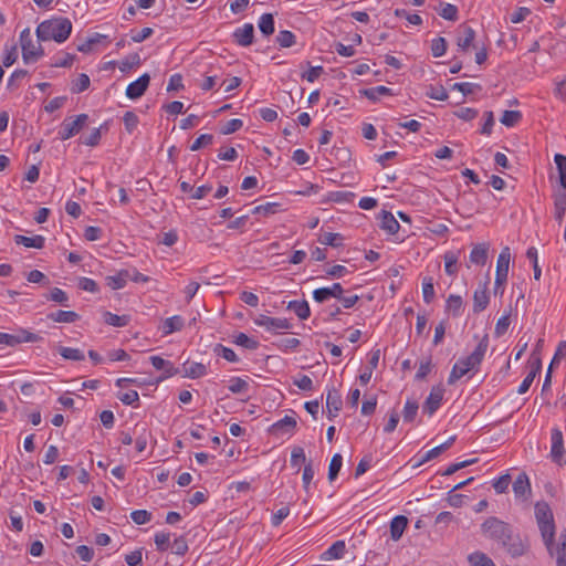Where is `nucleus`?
Instances as JSON below:
<instances>
[{
    "label": "nucleus",
    "instance_id": "1",
    "mask_svg": "<svg viewBox=\"0 0 566 566\" xmlns=\"http://www.w3.org/2000/svg\"><path fill=\"white\" fill-rule=\"evenodd\" d=\"M482 534L500 544L512 557L524 555L528 545L515 534L513 527L497 517H489L481 525Z\"/></svg>",
    "mask_w": 566,
    "mask_h": 566
},
{
    "label": "nucleus",
    "instance_id": "2",
    "mask_svg": "<svg viewBox=\"0 0 566 566\" xmlns=\"http://www.w3.org/2000/svg\"><path fill=\"white\" fill-rule=\"evenodd\" d=\"M534 514L545 547L551 556H556L557 544H554L556 527L551 506L545 501L536 502Z\"/></svg>",
    "mask_w": 566,
    "mask_h": 566
},
{
    "label": "nucleus",
    "instance_id": "3",
    "mask_svg": "<svg viewBox=\"0 0 566 566\" xmlns=\"http://www.w3.org/2000/svg\"><path fill=\"white\" fill-rule=\"evenodd\" d=\"M489 338L483 336L471 355L460 358L452 367L448 384L453 385L471 370H478L488 350Z\"/></svg>",
    "mask_w": 566,
    "mask_h": 566
},
{
    "label": "nucleus",
    "instance_id": "4",
    "mask_svg": "<svg viewBox=\"0 0 566 566\" xmlns=\"http://www.w3.org/2000/svg\"><path fill=\"white\" fill-rule=\"evenodd\" d=\"M72 32V22L64 17L52 18L42 21L36 28V38L39 41H55L62 43L66 41Z\"/></svg>",
    "mask_w": 566,
    "mask_h": 566
},
{
    "label": "nucleus",
    "instance_id": "5",
    "mask_svg": "<svg viewBox=\"0 0 566 566\" xmlns=\"http://www.w3.org/2000/svg\"><path fill=\"white\" fill-rule=\"evenodd\" d=\"M20 45L22 50V59L25 64L36 62L44 55L42 45L33 42L29 28H25L20 33Z\"/></svg>",
    "mask_w": 566,
    "mask_h": 566
},
{
    "label": "nucleus",
    "instance_id": "6",
    "mask_svg": "<svg viewBox=\"0 0 566 566\" xmlns=\"http://www.w3.org/2000/svg\"><path fill=\"white\" fill-rule=\"evenodd\" d=\"M88 115L80 114L75 117H66L57 132L59 138L61 140L70 139L71 137L78 134L87 124Z\"/></svg>",
    "mask_w": 566,
    "mask_h": 566
},
{
    "label": "nucleus",
    "instance_id": "7",
    "mask_svg": "<svg viewBox=\"0 0 566 566\" xmlns=\"http://www.w3.org/2000/svg\"><path fill=\"white\" fill-rule=\"evenodd\" d=\"M41 336L27 329H19L15 334L0 332V344L14 347L21 343H36L41 340Z\"/></svg>",
    "mask_w": 566,
    "mask_h": 566
},
{
    "label": "nucleus",
    "instance_id": "8",
    "mask_svg": "<svg viewBox=\"0 0 566 566\" xmlns=\"http://www.w3.org/2000/svg\"><path fill=\"white\" fill-rule=\"evenodd\" d=\"M551 458L553 462L562 465L566 463L564 437L559 428H553L551 433Z\"/></svg>",
    "mask_w": 566,
    "mask_h": 566
},
{
    "label": "nucleus",
    "instance_id": "9",
    "mask_svg": "<svg viewBox=\"0 0 566 566\" xmlns=\"http://www.w3.org/2000/svg\"><path fill=\"white\" fill-rule=\"evenodd\" d=\"M253 323L259 326L263 327L265 331L271 333H276L281 329H289L291 328V324L286 318L281 317H271L268 315L259 314L253 318Z\"/></svg>",
    "mask_w": 566,
    "mask_h": 566
},
{
    "label": "nucleus",
    "instance_id": "10",
    "mask_svg": "<svg viewBox=\"0 0 566 566\" xmlns=\"http://www.w3.org/2000/svg\"><path fill=\"white\" fill-rule=\"evenodd\" d=\"M474 40L475 31L470 25H459L457 29V45L459 51L468 52L470 48H476Z\"/></svg>",
    "mask_w": 566,
    "mask_h": 566
},
{
    "label": "nucleus",
    "instance_id": "11",
    "mask_svg": "<svg viewBox=\"0 0 566 566\" xmlns=\"http://www.w3.org/2000/svg\"><path fill=\"white\" fill-rule=\"evenodd\" d=\"M443 396L444 390L442 388L433 387L422 405V411L428 416H432L440 408Z\"/></svg>",
    "mask_w": 566,
    "mask_h": 566
},
{
    "label": "nucleus",
    "instance_id": "12",
    "mask_svg": "<svg viewBox=\"0 0 566 566\" xmlns=\"http://www.w3.org/2000/svg\"><path fill=\"white\" fill-rule=\"evenodd\" d=\"M150 83L149 74L145 73L140 75L136 81L128 84L126 88V96L130 99H137L142 97L147 91Z\"/></svg>",
    "mask_w": 566,
    "mask_h": 566
},
{
    "label": "nucleus",
    "instance_id": "13",
    "mask_svg": "<svg viewBox=\"0 0 566 566\" xmlns=\"http://www.w3.org/2000/svg\"><path fill=\"white\" fill-rule=\"evenodd\" d=\"M343 293H344V289H343L342 284L334 283L331 286L314 290L313 298L317 303H324L332 297L338 300L340 297V294H343Z\"/></svg>",
    "mask_w": 566,
    "mask_h": 566
},
{
    "label": "nucleus",
    "instance_id": "14",
    "mask_svg": "<svg viewBox=\"0 0 566 566\" xmlns=\"http://www.w3.org/2000/svg\"><path fill=\"white\" fill-rule=\"evenodd\" d=\"M513 492L516 499L528 500L532 489L531 482L525 472H521L513 482Z\"/></svg>",
    "mask_w": 566,
    "mask_h": 566
},
{
    "label": "nucleus",
    "instance_id": "15",
    "mask_svg": "<svg viewBox=\"0 0 566 566\" xmlns=\"http://www.w3.org/2000/svg\"><path fill=\"white\" fill-rule=\"evenodd\" d=\"M233 39L241 46H250L254 39V27L252 23H245L233 32Z\"/></svg>",
    "mask_w": 566,
    "mask_h": 566
},
{
    "label": "nucleus",
    "instance_id": "16",
    "mask_svg": "<svg viewBox=\"0 0 566 566\" xmlns=\"http://www.w3.org/2000/svg\"><path fill=\"white\" fill-rule=\"evenodd\" d=\"M343 401L340 394L335 388H331L326 395V408H327V417L329 419L335 418L339 410L342 409Z\"/></svg>",
    "mask_w": 566,
    "mask_h": 566
},
{
    "label": "nucleus",
    "instance_id": "17",
    "mask_svg": "<svg viewBox=\"0 0 566 566\" xmlns=\"http://www.w3.org/2000/svg\"><path fill=\"white\" fill-rule=\"evenodd\" d=\"M182 377L196 379L207 374L206 365L196 361H186L180 370Z\"/></svg>",
    "mask_w": 566,
    "mask_h": 566
},
{
    "label": "nucleus",
    "instance_id": "18",
    "mask_svg": "<svg viewBox=\"0 0 566 566\" xmlns=\"http://www.w3.org/2000/svg\"><path fill=\"white\" fill-rule=\"evenodd\" d=\"M489 294L486 283L480 285L473 294V312L480 313L486 308L489 305Z\"/></svg>",
    "mask_w": 566,
    "mask_h": 566
},
{
    "label": "nucleus",
    "instance_id": "19",
    "mask_svg": "<svg viewBox=\"0 0 566 566\" xmlns=\"http://www.w3.org/2000/svg\"><path fill=\"white\" fill-rule=\"evenodd\" d=\"M296 418L293 416H285L283 419L276 421L271 426V432L274 434L292 433L296 428Z\"/></svg>",
    "mask_w": 566,
    "mask_h": 566
},
{
    "label": "nucleus",
    "instance_id": "20",
    "mask_svg": "<svg viewBox=\"0 0 566 566\" xmlns=\"http://www.w3.org/2000/svg\"><path fill=\"white\" fill-rule=\"evenodd\" d=\"M380 228L387 231L389 234L398 232L400 226L394 214L389 211L382 210L379 214Z\"/></svg>",
    "mask_w": 566,
    "mask_h": 566
},
{
    "label": "nucleus",
    "instance_id": "21",
    "mask_svg": "<svg viewBox=\"0 0 566 566\" xmlns=\"http://www.w3.org/2000/svg\"><path fill=\"white\" fill-rule=\"evenodd\" d=\"M408 525V518L403 515L395 516L390 522V537L392 541H399Z\"/></svg>",
    "mask_w": 566,
    "mask_h": 566
},
{
    "label": "nucleus",
    "instance_id": "22",
    "mask_svg": "<svg viewBox=\"0 0 566 566\" xmlns=\"http://www.w3.org/2000/svg\"><path fill=\"white\" fill-rule=\"evenodd\" d=\"M127 281H129V269L120 270L116 274L106 277L107 286L112 290L123 289Z\"/></svg>",
    "mask_w": 566,
    "mask_h": 566
},
{
    "label": "nucleus",
    "instance_id": "23",
    "mask_svg": "<svg viewBox=\"0 0 566 566\" xmlns=\"http://www.w3.org/2000/svg\"><path fill=\"white\" fill-rule=\"evenodd\" d=\"M14 242L18 245H23L25 248H34V249H42L45 243V239L42 235H33V237H25L21 234H17L14 237Z\"/></svg>",
    "mask_w": 566,
    "mask_h": 566
},
{
    "label": "nucleus",
    "instance_id": "24",
    "mask_svg": "<svg viewBox=\"0 0 566 566\" xmlns=\"http://www.w3.org/2000/svg\"><path fill=\"white\" fill-rule=\"evenodd\" d=\"M346 544L344 541H336L322 555L324 560L339 559L345 555Z\"/></svg>",
    "mask_w": 566,
    "mask_h": 566
},
{
    "label": "nucleus",
    "instance_id": "25",
    "mask_svg": "<svg viewBox=\"0 0 566 566\" xmlns=\"http://www.w3.org/2000/svg\"><path fill=\"white\" fill-rule=\"evenodd\" d=\"M489 247L485 243H480L473 247L470 253V262L476 265H484L488 260Z\"/></svg>",
    "mask_w": 566,
    "mask_h": 566
},
{
    "label": "nucleus",
    "instance_id": "26",
    "mask_svg": "<svg viewBox=\"0 0 566 566\" xmlns=\"http://www.w3.org/2000/svg\"><path fill=\"white\" fill-rule=\"evenodd\" d=\"M184 318L180 315H175L164 321L161 329L164 335H169L180 331L184 327Z\"/></svg>",
    "mask_w": 566,
    "mask_h": 566
},
{
    "label": "nucleus",
    "instance_id": "27",
    "mask_svg": "<svg viewBox=\"0 0 566 566\" xmlns=\"http://www.w3.org/2000/svg\"><path fill=\"white\" fill-rule=\"evenodd\" d=\"M287 308L293 311L300 319H307L311 315L308 303L303 301H291Z\"/></svg>",
    "mask_w": 566,
    "mask_h": 566
},
{
    "label": "nucleus",
    "instance_id": "28",
    "mask_svg": "<svg viewBox=\"0 0 566 566\" xmlns=\"http://www.w3.org/2000/svg\"><path fill=\"white\" fill-rule=\"evenodd\" d=\"M48 318L56 323H74L78 319V314L73 311H62L50 313Z\"/></svg>",
    "mask_w": 566,
    "mask_h": 566
},
{
    "label": "nucleus",
    "instance_id": "29",
    "mask_svg": "<svg viewBox=\"0 0 566 566\" xmlns=\"http://www.w3.org/2000/svg\"><path fill=\"white\" fill-rule=\"evenodd\" d=\"M566 212V191L559 192L554 198V217L558 223H562Z\"/></svg>",
    "mask_w": 566,
    "mask_h": 566
},
{
    "label": "nucleus",
    "instance_id": "30",
    "mask_svg": "<svg viewBox=\"0 0 566 566\" xmlns=\"http://www.w3.org/2000/svg\"><path fill=\"white\" fill-rule=\"evenodd\" d=\"M510 260H511L510 248L505 247L501 251V253L499 254V258H497L496 274L507 276V274H509V266H510Z\"/></svg>",
    "mask_w": 566,
    "mask_h": 566
},
{
    "label": "nucleus",
    "instance_id": "31",
    "mask_svg": "<svg viewBox=\"0 0 566 566\" xmlns=\"http://www.w3.org/2000/svg\"><path fill=\"white\" fill-rule=\"evenodd\" d=\"M555 557L556 566H566V528L559 534Z\"/></svg>",
    "mask_w": 566,
    "mask_h": 566
},
{
    "label": "nucleus",
    "instance_id": "32",
    "mask_svg": "<svg viewBox=\"0 0 566 566\" xmlns=\"http://www.w3.org/2000/svg\"><path fill=\"white\" fill-rule=\"evenodd\" d=\"M361 93L373 102L379 101L380 96L392 95L391 88L384 85L366 88Z\"/></svg>",
    "mask_w": 566,
    "mask_h": 566
},
{
    "label": "nucleus",
    "instance_id": "33",
    "mask_svg": "<svg viewBox=\"0 0 566 566\" xmlns=\"http://www.w3.org/2000/svg\"><path fill=\"white\" fill-rule=\"evenodd\" d=\"M258 27L263 35L269 36L274 33V18L272 13H263L260 17Z\"/></svg>",
    "mask_w": 566,
    "mask_h": 566
},
{
    "label": "nucleus",
    "instance_id": "34",
    "mask_svg": "<svg viewBox=\"0 0 566 566\" xmlns=\"http://www.w3.org/2000/svg\"><path fill=\"white\" fill-rule=\"evenodd\" d=\"M463 301L460 295L451 294L446 304L447 312L451 313L454 317L459 316L462 312Z\"/></svg>",
    "mask_w": 566,
    "mask_h": 566
},
{
    "label": "nucleus",
    "instance_id": "35",
    "mask_svg": "<svg viewBox=\"0 0 566 566\" xmlns=\"http://www.w3.org/2000/svg\"><path fill=\"white\" fill-rule=\"evenodd\" d=\"M107 124L104 123L98 128H94L88 136L84 137L82 143L91 147L97 146L101 142L102 132H107Z\"/></svg>",
    "mask_w": 566,
    "mask_h": 566
},
{
    "label": "nucleus",
    "instance_id": "36",
    "mask_svg": "<svg viewBox=\"0 0 566 566\" xmlns=\"http://www.w3.org/2000/svg\"><path fill=\"white\" fill-rule=\"evenodd\" d=\"M104 322L111 326L124 327L129 323V317L127 315H117L111 312H105Z\"/></svg>",
    "mask_w": 566,
    "mask_h": 566
},
{
    "label": "nucleus",
    "instance_id": "37",
    "mask_svg": "<svg viewBox=\"0 0 566 566\" xmlns=\"http://www.w3.org/2000/svg\"><path fill=\"white\" fill-rule=\"evenodd\" d=\"M60 355L67 360L81 361L84 360L85 355L81 349L72 347H59Z\"/></svg>",
    "mask_w": 566,
    "mask_h": 566
},
{
    "label": "nucleus",
    "instance_id": "38",
    "mask_svg": "<svg viewBox=\"0 0 566 566\" xmlns=\"http://www.w3.org/2000/svg\"><path fill=\"white\" fill-rule=\"evenodd\" d=\"M418 409V402L413 399H408L402 411L403 421L412 422L417 416Z\"/></svg>",
    "mask_w": 566,
    "mask_h": 566
},
{
    "label": "nucleus",
    "instance_id": "39",
    "mask_svg": "<svg viewBox=\"0 0 566 566\" xmlns=\"http://www.w3.org/2000/svg\"><path fill=\"white\" fill-rule=\"evenodd\" d=\"M522 118L520 111H504L500 122L506 127L515 126Z\"/></svg>",
    "mask_w": 566,
    "mask_h": 566
},
{
    "label": "nucleus",
    "instance_id": "40",
    "mask_svg": "<svg viewBox=\"0 0 566 566\" xmlns=\"http://www.w3.org/2000/svg\"><path fill=\"white\" fill-rule=\"evenodd\" d=\"M422 295L427 304H430L434 298L433 279L431 276H426L422 280Z\"/></svg>",
    "mask_w": 566,
    "mask_h": 566
},
{
    "label": "nucleus",
    "instance_id": "41",
    "mask_svg": "<svg viewBox=\"0 0 566 566\" xmlns=\"http://www.w3.org/2000/svg\"><path fill=\"white\" fill-rule=\"evenodd\" d=\"M471 566H495L494 562L484 553L475 552L469 556Z\"/></svg>",
    "mask_w": 566,
    "mask_h": 566
},
{
    "label": "nucleus",
    "instance_id": "42",
    "mask_svg": "<svg viewBox=\"0 0 566 566\" xmlns=\"http://www.w3.org/2000/svg\"><path fill=\"white\" fill-rule=\"evenodd\" d=\"M343 235L340 233L326 232L319 238V242L325 245L338 248L343 245Z\"/></svg>",
    "mask_w": 566,
    "mask_h": 566
},
{
    "label": "nucleus",
    "instance_id": "43",
    "mask_svg": "<svg viewBox=\"0 0 566 566\" xmlns=\"http://www.w3.org/2000/svg\"><path fill=\"white\" fill-rule=\"evenodd\" d=\"M233 343L235 345H239V346H242L247 349H256L259 347V342L249 337L247 334L244 333H239L234 336V340Z\"/></svg>",
    "mask_w": 566,
    "mask_h": 566
},
{
    "label": "nucleus",
    "instance_id": "44",
    "mask_svg": "<svg viewBox=\"0 0 566 566\" xmlns=\"http://www.w3.org/2000/svg\"><path fill=\"white\" fill-rule=\"evenodd\" d=\"M140 63H142L140 55L138 53H133V54H129L128 56H126L120 62L119 70L125 73L136 66H139Z\"/></svg>",
    "mask_w": 566,
    "mask_h": 566
},
{
    "label": "nucleus",
    "instance_id": "45",
    "mask_svg": "<svg viewBox=\"0 0 566 566\" xmlns=\"http://www.w3.org/2000/svg\"><path fill=\"white\" fill-rule=\"evenodd\" d=\"M511 324V310L503 314L495 324L494 334L496 337L504 335Z\"/></svg>",
    "mask_w": 566,
    "mask_h": 566
},
{
    "label": "nucleus",
    "instance_id": "46",
    "mask_svg": "<svg viewBox=\"0 0 566 566\" xmlns=\"http://www.w3.org/2000/svg\"><path fill=\"white\" fill-rule=\"evenodd\" d=\"M444 270L448 275H455L458 272V256L453 252L444 254Z\"/></svg>",
    "mask_w": 566,
    "mask_h": 566
},
{
    "label": "nucleus",
    "instance_id": "47",
    "mask_svg": "<svg viewBox=\"0 0 566 566\" xmlns=\"http://www.w3.org/2000/svg\"><path fill=\"white\" fill-rule=\"evenodd\" d=\"M342 464H343V457L339 453L334 454L331 460L329 468H328L329 481H334L337 478L339 470L342 468Z\"/></svg>",
    "mask_w": 566,
    "mask_h": 566
},
{
    "label": "nucleus",
    "instance_id": "48",
    "mask_svg": "<svg viewBox=\"0 0 566 566\" xmlns=\"http://www.w3.org/2000/svg\"><path fill=\"white\" fill-rule=\"evenodd\" d=\"M249 389V382L240 377L230 379L229 390L232 394H245Z\"/></svg>",
    "mask_w": 566,
    "mask_h": 566
},
{
    "label": "nucleus",
    "instance_id": "49",
    "mask_svg": "<svg viewBox=\"0 0 566 566\" xmlns=\"http://www.w3.org/2000/svg\"><path fill=\"white\" fill-rule=\"evenodd\" d=\"M91 81L88 75L82 73L72 83L71 91L72 93H82L90 87Z\"/></svg>",
    "mask_w": 566,
    "mask_h": 566
},
{
    "label": "nucleus",
    "instance_id": "50",
    "mask_svg": "<svg viewBox=\"0 0 566 566\" xmlns=\"http://www.w3.org/2000/svg\"><path fill=\"white\" fill-rule=\"evenodd\" d=\"M46 300L49 301H52V302H55V303H59L63 306H69L67 302H69V296L67 294L59 289V287H53L50 292V294L46 296Z\"/></svg>",
    "mask_w": 566,
    "mask_h": 566
},
{
    "label": "nucleus",
    "instance_id": "51",
    "mask_svg": "<svg viewBox=\"0 0 566 566\" xmlns=\"http://www.w3.org/2000/svg\"><path fill=\"white\" fill-rule=\"evenodd\" d=\"M276 42L281 48H291L295 44V35L289 30L280 31L276 35Z\"/></svg>",
    "mask_w": 566,
    "mask_h": 566
},
{
    "label": "nucleus",
    "instance_id": "52",
    "mask_svg": "<svg viewBox=\"0 0 566 566\" xmlns=\"http://www.w3.org/2000/svg\"><path fill=\"white\" fill-rule=\"evenodd\" d=\"M280 205L276 202H266L264 205L256 206L253 210V214L270 216L277 212Z\"/></svg>",
    "mask_w": 566,
    "mask_h": 566
},
{
    "label": "nucleus",
    "instance_id": "53",
    "mask_svg": "<svg viewBox=\"0 0 566 566\" xmlns=\"http://www.w3.org/2000/svg\"><path fill=\"white\" fill-rule=\"evenodd\" d=\"M481 88L482 87L480 84L469 83V82L454 83L452 85V90L459 91L463 95L472 94L475 91H480Z\"/></svg>",
    "mask_w": 566,
    "mask_h": 566
},
{
    "label": "nucleus",
    "instance_id": "54",
    "mask_svg": "<svg viewBox=\"0 0 566 566\" xmlns=\"http://www.w3.org/2000/svg\"><path fill=\"white\" fill-rule=\"evenodd\" d=\"M151 513L146 510H136L130 513L132 521L137 525H144L151 521Z\"/></svg>",
    "mask_w": 566,
    "mask_h": 566
},
{
    "label": "nucleus",
    "instance_id": "55",
    "mask_svg": "<svg viewBox=\"0 0 566 566\" xmlns=\"http://www.w3.org/2000/svg\"><path fill=\"white\" fill-rule=\"evenodd\" d=\"M447 51V41L444 38L439 36L432 40L431 52L434 57L442 56Z\"/></svg>",
    "mask_w": 566,
    "mask_h": 566
},
{
    "label": "nucleus",
    "instance_id": "56",
    "mask_svg": "<svg viewBox=\"0 0 566 566\" xmlns=\"http://www.w3.org/2000/svg\"><path fill=\"white\" fill-rule=\"evenodd\" d=\"M4 57H3V66L9 67L11 66L18 59V48L15 44L12 45H6L4 46Z\"/></svg>",
    "mask_w": 566,
    "mask_h": 566
},
{
    "label": "nucleus",
    "instance_id": "57",
    "mask_svg": "<svg viewBox=\"0 0 566 566\" xmlns=\"http://www.w3.org/2000/svg\"><path fill=\"white\" fill-rule=\"evenodd\" d=\"M118 399L127 406L138 407L139 406V395L136 390H129L118 396Z\"/></svg>",
    "mask_w": 566,
    "mask_h": 566
},
{
    "label": "nucleus",
    "instance_id": "58",
    "mask_svg": "<svg viewBox=\"0 0 566 566\" xmlns=\"http://www.w3.org/2000/svg\"><path fill=\"white\" fill-rule=\"evenodd\" d=\"M156 547L160 552H165L168 549L170 544V534L165 532H158L154 537Z\"/></svg>",
    "mask_w": 566,
    "mask_h": 566
},
{
    "label": "nucleus",
    "instance_id": "59",
    "mask_svg": "<svg viewBox=\"0 0 566 566\" xmlns=\"http://www.w3.org/2000/svg\"><path fill=\"white\" fill-rule=\"evenodd\" d=\"M439 14L446 20L455 21L458 19V8L454 4L444 3Z\"/></svg>",
    "mask_w": 566,
    "mask_h": 566
},
{
    "label": "nucleus",
    "instance_id": "60",
    "mask_svg": "<svg viewBox=\"0 0 566 566\" xmlns=\"http://www.w3.org/2000/svg\"><path fill=\"white\" fill-rule=\"evenodd\" d=\"M306 460L304 449L302 447H294L291 453V465L300 470V465Z\"/></svg>",
    "mask_w": 566,
    "mask_h": 566
},
{
    "label": "nucleus",
    "instance_id": "61",
    "mask_svg": "<svg viewBox=\"0 0 566 566\" xmlns=\"http://www.w3.org/2000/svg\"><path fill=\"white\" fill-rule=\"evenodd\" d=\"M243 126V122L239 118H232L224 123L220 129L221 134L229 135L235 133Z\"/></svg>",
    "mask_w": 566,
    "mask_h": 566
},
{
    "label": "nucleus",
    "instance_id": "62",
    "mask_svg": "<svg viewBox=\"0 0 566 566\" xmlns=\"http://www.w3.org/2000/svg\"><path fill=\"white\" fill-rule=\"evenodd\" d=\"M75 56L70 53H63L62 55L55 56L52 62L53 67H70L73 64Z\"/></svg>",
    "mask_w": 566,
    "mask_h": 566
},
{
    "label": "nucleus",
    "instance_id": "63",
    "mask_svg": "<svg viewBox=\"0 0 566 566\" xmlns=\"http://www.w3.org/2000/svg\"><path fill=\"white\" fill-rule=\"evenodd\" d=\"M212 143H213V135H211V134H202L190 146V150L191 151H197V150H199L200 148H202L205 146L211 145Z\"/></svg>",
    "mask_w": 566,
    "mask_h": 566
},
{
    "label": "nucleus",
    "instance_id": "64",
    "mask_svg": "<svg viewBox=\"0 0 566 566\" xmlns=\"http://www.w3.org/2000/svg\"><path fill=\"white\" fill-rule=\"evenodd\" d=\"M510 483H511L510 474H504V475H501L499 479H496L493 482V488L496 493L502 494L507 491Z\"/></svg>",
    "mask_w": 566,
    "mask_h": 566
}]
</instances>
